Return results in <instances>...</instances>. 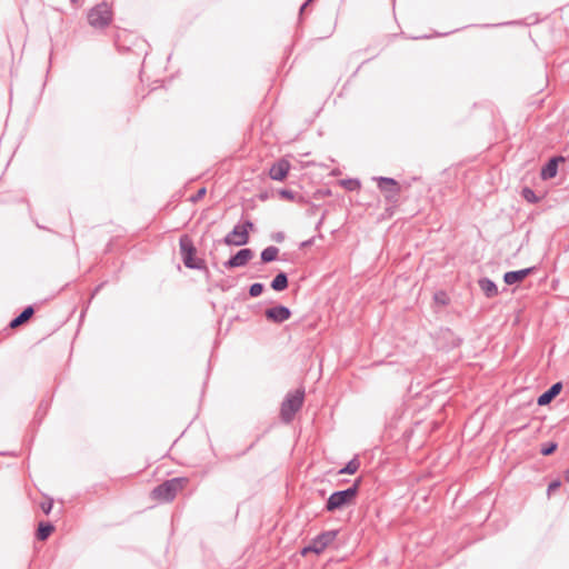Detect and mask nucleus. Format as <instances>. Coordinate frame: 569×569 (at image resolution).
Here are the masks:
<instances>
[{"instance_id": "obj_1", "label": "nucleus", "mask_w": 569, "mask_h": 569, "mask_svg": "<svg viewBox=\"0 0 569 569\" xmlns=\"http://www.w3.org/2000/svg\"><path fill=\"white\" fill-rule=\"evenodd\" d=\"M179 248L182 262L187 268L203 271L207 277L209 276L210 271L206 264V261L201 258L194 257L197 249L192 239L188 234L180 237Z\"/></svg>"}, {"instance_id": "obj_2", "label": "nucleus", "mask_w": 569, "mask_h": 569, "mask_svg": "<svg viewBox=\"0 0 569 569\" xmlns=\"http://www.w3.org/2000/svg\"><path fill=\"white\" fill-rule=\"evenodd\" d=\"M305 401V389L299 388L290 391L284 397L280 408V419L284 423H290L296 413L302 408Z\"/></svg>"}, {"instance_id": "obj_3", "label": "nucleus", "mask_w": 569, "mask_h": 569, "mask_svg": "<svg viewBox=\"0 0 569 569\" xmlns=\"http://www.w3.org/2000/svg\"><path fill=\"white\" fill-rule=\"evenodd\" d=\"M359 485L360 479L356 480L351 487L345 490L332 492L327 500L326 510L332 512L350 503L358 493Z\"/></svg>"}, {"instance_id": "obj_4", "label": "nucleus", "mask_w": 569, "mask_h": 569, "mask_svg": "<svg viewBox=\"0 0 569 569\" xmlns=\"http://www.w3.org/2000/svg\"><path fill=\"white\" fill-rule=\"evenodd\" d=\"M187 479L186 478H172L163 483L157 486L152 490V497L157 500L169 502L172 501L177 493L183 489V486L186 485Z\"/></svg>"}, {"instance_id": "obj_5", "label": "nucleus", "mask_w": 569, "mask_h": 569, "mask_svg": "<svg viewBox=\"0 0 569 569\" xmlns=\"http://www.w3.org/2000/svg\"><path fill=\"white\" fill-rule=\"evenodd\" d=\"M112 10L106 2L98 3L88 12V22L96 29H104L112 21Z\"/></svg>"}, {"instance_id": "obj_6", "label": "nucleus", "mask_w": 569, "mask_h": 569, "mask_svg": "<svg viewBox=\"0 0 569 569\" xmlns=\"http://www.w3.org/2000/svg\"><path fill=\"white\" fill-rule=\"evenodd\" d=\"M254 224L250 220L238 223L233 229L223 238L227 246H244L249 242V231L253 230Z\"/></svg>"}, {"instance_id": "obj_7", "label": "nucleus", "mask_w": 569, "mask_h": 569, "mask_svg": "<svg viewBox=\"0 0 569 569\" xmlns=\"http://www.w3.org/2000/svg\"><path fill=\"white\" fill-rule=\"evenodd\" d=\"M377 184L379 190L385 193V198L389 202L398 200L400 194V184L393 178L379 177L377 178Z\"/></svg>"}, {"instance_id": "obj_8", "label": "nucleus", "mask_w": 569, "mask_h": 569, "mask_svg": "<svg viewBox=\"0 0 569 569\" xmlns=\"http://www.w3.org/2000/svg\"><path fill=\"white\" fill-rule=\"evenodd\" d=\"M337 530H328L319 533L312 540L313 553L320 555L325 549L330 546L337 538Z\"/></svg>"}, {"instance_id": "obj_9", "label": "nucleus", "mask_w": 569, "mask_h": 569, "mask_svg": "<svg viewBox=\"0 0 569 569\" xmlns=\"http://www.w3.org/2000/svg\"><path fill=\"white\" fill-rule=\"evenodd\" d=\"M253 257V251L249 248L239 250L234 256L227 260L223 264L228 269L246 266Z\"/></svg>"}, {"instance_id": "obj_10", "label": "nucleus", "mask_w": 569, "mask_h": 569, "mask_svg": "<svg viewBox=\"0 0 569 569\" xmlns=\"http://www.w3.org/2000/svg\"><path fill=\"white\" fill-rule=\"evenodd\" d=\"M266 318L274 323H282L291 317V310L286 306H276L264 311Z\"/></svg>"}, {"instance_id": "obj_11", "label": "nucleus", "mask_w": 569, "mask_h": 569, "mask_svg": "<svg viewBox=\"0 0 569 569\" xmlns=\"http://www.w3.org/2000/svg\"><path fill=\"white\" fill-rule=\"evenodd\" d=\"M289 170L290 162L286 159H280L271 166L269 177L272 180L282 181L288 176Z\"/></svg>"}, {"instance_id": "obj_12", "label": "nucleus", "mask_w": 569, "mask_h": 569, "mask_svg": "<svg viewBox=\"0 0 569 569\" xmlns=\"http://www.w3.org/2000/svg\"><path fill=\"white\" fill-rule=\"evenodd\" d=\"M535 270L536 267H529L516 271H508L503 274V281L509 286L521 282L526 277L533 273Z\"/></svg>"}, {"instance_id": "obj_13", "label": "nucleus", "mask_w": 569, "mask_h": 569, "mask_svg": "<svg viewBox=\"0 0 569 569\" xmlns=\"http://www.w3.org/2000/svg\"><path fill=\"white\" fill-rule=\"evenodd\" d=\"M565 161V158L562 156H557V157H553L551 158L541 169V178L543 180H548V179H551L553 177H556L557 172H558V164L559 162H563Z\"/></svg>"}, {"instance_id": "obj_14", "label": "nucleus", "mask_w": 569, "mask_h": 569, "mask_svg": "<svg viewBox=\"0 0 569 569\" xmlns=\"http://www.w3.org/2000/svg\"><path fill=\"white\" fill-rule=\"evenodd\" d=\"M562 389V385L561 382H556L553 383L547 391H545L543 393H541L538 398V405L539 406H546L548 405L549 402H551V400L553 398H556L560 391Z\"/></svg>"}, {"instance_id": "obj_15", "label": "nucleus", "mask_w": 569, "mask_h": 569, "mask_svg": "<svg viewBox=\"0 0 569 569\" xmlns=\"http://www.w3.org/2000/svg\"><path fill=\"white\" fill-rule=\"evenodd\" d=\"M479 287L488 298H492L498 295V288L496 283L488 278L480 279Z\"/></svg>"}, {"instance_id": "obj_16", "label": "nucleus", "mask_w": 569, "mask_h": 569, "mask_svg": "<svg viewBox=\"0 0 569 569\" xmlns=\"http://www.w3.org/2000/svg\"><path fill=\"white\" fill-rule=\"evenodd\" d=\"M33 313H34V310L31 306L24 308V310L19 316H17L16 318H13L11 320L10 327L17 328V327L23 325L26 321H28L32 317Z\"/></svg>"}, {"instance_id": "obj_17", "label": "nucleus", "mask_w": 569, "mask_h": 569, "mask_svg": "<svg viewBox=\"0 0 569 569\" xmlns=\"http://www.w3.org/2000/svg\"><path fill=\"white\" fill-rule=\"evenodd\" d=\"M271 288L274 291H283L288 288V277L284 272H279L271 281Z\"/></svg>"}, {"instance_id": "obj_18", "label": "nucleus", "mask_w": 569, "mask_h": 569, "mask_svg": "<svg viewBox=\"0 0 569 569\" xmlns=\"http://www.w3.org/2000/svg\"><path fill=\"white\" fill-rule=\"evenodd\" d=\"M279 253V249L274 246H269L264 248L260 254L261 261L263 263L272 262L277 259Z\"/></svg>"}, {"instance_id": "obj_19", "label": "nucleus", "mask_w": 569, "mask_h": 569, "mask_svg": "<svg viewBox=\"0 0 569 569\" xmlns=\"http://www.w3.org/2000/svg\"><path fill=\"white\" fill-rule=\"evenodd\" d=\"M53 530L54 527L50 522H40L37 530V538L43 541L51 535Z\"/></svg>"}, {"instance_id": "obj_20", "label": "nucleus", "mask_w": 569, "mask_h": 569, "mask_svg": "<svg viewBox=\"0 0 569 569\" xmlns=\"http://www.w3.org/2000/svg\"><path fill=\"white\" fill-rule=\"evenodd\" d=\"M360 467V461L357 457L352 458L342 469H340L339 473H348L353 475L358 471Z\"/></svg>"}, {"instance_id": "obj_21", "label": "nucleus", "mask_w": 569, "mask_h": 569, "mask_svg": "<svg viewBox=\"0 0 569 569\" xmlns=\"http://www.w3.org/2000/svg\"><path fill=\"white\" fill-rule=\"evenodd\" d=\"M521 196L529 203H538L540 201V198L536 194V192L528 187L522 189Z\"/></svg>"}, {"instance_id": "obj_22", "label": "nucleus", "mask_w": 569, "mask_h": 569, "mask_svg": "<svg viewBox=\"0 0 569 569\" xmlns=\"http://www.w3.org/2000/svg\"><path fill=\"white\" fill-rule=\"evenodd\" d=\"M263 284L260 282H254L249 287V295L253 298L260 296L263 291Z\"/></svg>"}, {"instance_id": "obj_23", "label": "nucleus", "mask_w": 569, "mask_h": 569, "mask_svg": "<svg viewBox=\"0 0 569 569\" xmlns=\"http://www.w3.org/2000/svg\"><path fill=\"white\" fill-rule=\"evenodd\" d=\"M279 196L282 198V199H286V200H290V201H293L295 198H296V192L290 190V189H281L279 191Z\"/></svg>"}, {"instance_id": "obj_24", "label": "nucleus", "mask_w": 569, "mask_h": 569, "mask_svg": "<svg viewBox=\"0 0 569 569\" xmlns=\"http://www.w3.org/2000/svg\"><path fill=\"white\" fill-rule=\"evenodd\" d=\"M556 449H557V443H555V442H549V443L545 445V446L541 448L540 452H541L543 456H549V455L553 453Z\"/></svg>"}, {"instance_id": "obj_25", "label": "nucleus", "mask_w": 569, "mask_h": 569, "mask_svg": "<svg viewBox=\"0 0 569 569\" xmlns=\"http://www.w3.org/2000/svg\"><path fill=\"white\" fill-rule=\"evenodd\" d=\"M560 486H561L560 480H555V481L550 482L548 486V489H547L548 496L553 493Z\"/></svg>"}, {"instance_id": "obj_26", "label": "nucleus", "mask_w": 569, "mask_h": 569, "mask_svg": "<svg viewBox=\"0 0 569 569\" xmlns=\"http://www.w3.org/2000/svg\"><path fill=\"white\" fill-rule=\"evenodd\" d=\"M53 506L52 500L43 501L40 507L46 515H49Z\"/></svg>"}, {"instance_id": "obj_27", "label": "nucleus", "mask_w": 569, "mask_h": 569, "mask_svg": "<svg viewBox=\"0 0 569 569\" xmlns=\"http://www.w3.org/2000/svg\"><path fill=\"white\" fill-rule=\"evenodd\" d=\"M206 194V188H201L197 191V193L194 196H192L191 200L192 201H198L199 199H201L203 196Z\"/></svg>"}, {"instance_id": "obj_28", "label": "nucleus", "mask_w": 569, "mask_h": 569, "mask_svg": "<svg viewBox=\"0 0 569 569\" xmlns=\"http://www.w3.org/2000/svg\"><path fill=\"white\" fill-rule=\"evenodd\" d=\"M272 239L276 242H282L284 240V233L283 232H277L272 236Z\"/></svg>"}, {"instance_id": "obj_29", "label": "nucleus", "mask_w": 569, "mask_h": 569, "mask_svg": "<svg viewBox=\"0 0 569 569\" xmlns=\"http://www.w3.org/2000/svg\"><path fill=\"white\" fill-rule=\"evenodd\" d=\"M309 552H313V548H312V543L311 542L301 550V555L306 556Z\"/></svg>"}, {"instance_id": "obj_30", "label": "nucleus", "mask_w": 569, "mask_h": 569, "mask_svg": "<svg viewBox=\"0 0 569 569\" xmlns=\"http://www.w3.org/2000/svg\"><path fill=\"white\" fill-rule=\"evenodd\" d=\"M312 0H307L300 8V11L302 12L305 8L311 2Z\"/></svg>"}, {"instance_id": "obj_31", "label": "nucleus", "mask_w": 569, "mask_h": 569, "mask_svg": "<svg viewBox=\"0 0 569 569\" xmlns=\"http://www.w3.org/2000/svg\"><path fill=\"white\" fill-rule=\"evenodd\" d=\"M311 243H312V239H310V240H308V241H305V242L302 243V246L305 247V246H309V244H311Z\"/></svg>"}, {"instance_id": "obj_32", "label": "nucleus", "mask_w": 569, "mask_h": 569, "mask_svg": "<svg viewBox=\"0 0 569 569\" xmlns=\"http://www.w3.org/2000/svg\"><path fill=\"white\" fill-rule=\"evenodd\" d=\"M565 479H566L567 481H569V469H568V470H566V472H565Z\"/></svg>"}, {"instance_id": "obj_33", "label": "nucleus", "mask_w": 569, "mask_h": 569, "mask_svg": "<svg viewBox=\"0 0 569 569\" xmlns=\"http://www.w3.org/2000/svg\"><path fill=\"white\" fill-rule=\"evenodd\" d=\"M349 183H353L355 186L359 187V181H349Z\"/></svg>"}, {"instance_id": "obj_34", "label": "nucleus", "mask_w": 569, "mask_h": 569, "mask_svg": "<svg viewBox=\"0 0 569 569\" xmlns=\"http://www.w3.org/2000/svg\"><path fill=\"white\" fill-rule=\"evenodd\" d=\"M72 2H77L78 0H71Z\"/></svg>"}]
</instances>
